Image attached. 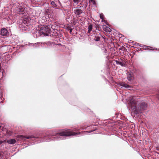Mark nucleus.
Wrapping results in <instances>:
<instances>
[{
  "mask_svg": "<svg viewBox=\"0 0 159 159\" xmlns=\"http://www.w3.org/2000/svg\"><path fill=\"white\" fill-rule=\"evenodd\" d=\"M74 11L75 14L76 15V16H78L79 17H80L79 15L83 12L82 10L80 9H75L74 10Z\"/></svg>",
  "mask_w": 159,
  "mask_h": 159,
  "instance_id": "obj_8",
  "label": "nucleus"
},
{
  "mask_svg": "<svg viewBox=\"0 0 159 159\" xmlns=\"http://www.w3.org/2000/svg\"><path fill=\"white\" fill-rule=\"evenodd\" d=\"M101 36V35L100 33H97L96 35L95 36L94 39L97 41H99L100 40Z\"/></svg>",
  "mask_w": 159,
  "mask_h": 159,
  "instance_id": "obj_15",
  "label": "nucleus"
},
{
  "mask_svg": "<svg viewBox=\"0 0 159 159\" xmlns=\"http://www.w3.org/2000/svg\"><path fill=\"white\" fill-rule=\"evenodd\" d=\"M50 32V29L48 26L42 27L39 31V35L44 36H48Z\"/></svg>",
  "mask_w": 159,
  "mask_h": 159,
  "instance_id": "obj_3",
  "label": "nucleus"
},
{
  "mask_svg": "<svg viewBox=\"0 0 159 159\" xmlns=\"http://www.w3.org/2000/svg\"><path fill=\"white\" fill-rule=\"evenodd\" d=\"M104 50V53H106L107 52V49L105 48H103L102 49V50Z\"/></svg>",
  "mask_w": 159,
  "mask_h": 159,
  "instance_id": "obj_27",
  "label": "nucleus"
},
{
  "mask_svg": "<svg viewBox=\"0 0 159 159\" xmlns=\"http://www.w3.org/2000/svg\"><path fill=\"white\" fill-rule=\"evenodd\" d=\"M7 143L9 144H14L16 143V140L14 139L8 140Z\"/></svg>",
  "mask_w": 159,
  "mask_h": 159,
  "instance_id": "obj_14",
  "label": "nucleus"
},
{
  "mask_svg": "<svg viewBox=\"0 0 159 159\" xmlns=\"http://www.w3.org/2000/svg\"><path fill=\"white\" fill-rule=\"evenodd\" d=\"M52 11L49 9H46L44 10V14L48 18H50L52 16Z\"/></svg>",
  "mask_w": 159,
  "mask_h": 159,
  "instance_id": "obj_5",
  "label": "nucleus"
},
{
  "mask_svg": "<svg viewBox=\"0 0 159 159\" xmlns=\"http://www.w3.org/2000/svg\"><path fill=\"white\" fill-rule=\"evenodd\" d=\"M4 98H3L2 96H0V103H2L3 101Z\"/></svg>",
  "mask_w": 159,
  "mask_h": 159,
  "instance_id": "obj_25",
  "label": "nucleus"
},
{
  "mask_svg": "<svg viewBox=\"0 0 159 159\" xmlns=\"http://www.w3.org/2000/svg\"><path fill=\"white\" fill-rule=\"evenodd\" d=\"M122 34H119V37H120V38L122 37Z\"/></svg>",
  "mask_w": 159,
  "mask_h": 159,
  "instance_id": "obj_29",
  "label": "nucleus"
},
{
  "mask_svg": "<svg viewBox=\"0 0 159 159\" xmlns=\"http://www.w3.org/2000/svg\"><path fill=\"white\" fill-rule=\"evenodd\" d=\"M17 138L22 139L23 138L26 139H31L34 138L33 136H23V135H18L17 136Z\"/></svg>",
  "mask_w": 159,
  "mask_h": 159,
  "instance_id": "obj_9",
  "label": "nucleus"
},
{
  "mask_svg": "<svg viewBox=\"0 0 159 159\" xmlns=\"http://www.w3.org/2000/svg\"><path fill=\"white\" fill-rule=\"evenodd\" d=\"M147 107V104L146 103L142 102H141L139 105L140 110L142 111L146 110Z\"/></svg>",
  "mask_w": 159,
  "mask_h": 159,
  "instance_id": "obj_6",
  "label": "nucleus"
},
{
  "mask_svg": "<svg viewBox=\"0 0 159 159\" xmlns=\"http://www.w3.org/2000/svg\"><path fill=\"white\" fill-rule=\"evenodd\" d=\"M102 27L103 30L107 32H110L111 31V29L105 25H103Z\"/></svg>",
  "mask_w": 159,
  "mask_h": 159,
  "instance_id": "obj_11",
  "label": "nucleus"
},
{
  "mask_svg": "<svg viewBox=\"0 0 159 159\" xmlns=\"http://www.w3.org/2000/svg\"><path fill=\"white\" fill-rule=\"evenodd\" d=\"M92 131H90V132L89 131V133H90V132H92Z\"/></svg>",
  "mask_w": 159,
  "mask_h": 159,
  "instance_id": "obj_32",
  "label": "nucleus"
},
{
  "mask_svg": "<svg viewBox=\"0 0 159 159\" xmlns=\"http://www.w3.org/2000/svg\"><path fill=\"white\" fill-rule=\"evenodd\" d=\"M52 27H53V26H52V28H53Z\"/></svg>",
  "mask_w": 159,
  "mask_h": 159,
  "instance_id": "obj_33",
  "label": "nucleus"
},
{
  "mask_svg": "<svg viewBox=\"0 0 159 159\" xmlns=\"http://www.w3.org/2000/svg\"><path fill=\"white\" fill-rule=\"evenodd\" d=\"M16 12L19 14H23L25 12V7L22 3H18L16 8Z\"/></svg>",
  "mask_w": 159,
  "mask_h": 159,
  "instance_id": "obj_4",
  "label": "nucleus"
},
{
  "mask_svg": "<svg viewBox=\"0 0 159 159\" xmlns=\"http://www.w3.org/2000/svg\"><path fill=\"white\" fill-rule=\"evenodd\" d=\"M8 34V32L5 28H2L1 30V34L3 36H7Z\"/></svg>",
  "mask_w": 159,
  "mask_h": 159,
  "instance_id": "obj_7",
  "label": "nucleus"
},
{
  "mask_svg": "<svg viewBox=\"0 0 159 159\" xmlns=\"http://www.w3.org/2000/svg\"><path fill=\"white\" fill-rule=\"evenodd\" d=\"M80 134V132L75 133L73 132L70 129H64L61 132L57 133L55 135H53L54 136V138H57L60 136H69L71 135H78Z\"/></svg>",
  "mask_w": 159,
  "mask_h": 159,
  "instance_id": "obj_1",
  "label": "nucleus"
},
{
  "mask_svg": "<svg viewBox=\"0 0 159 159\" xmlns=\"http://www.w3.org/2000/svg\"><path fill=\"white\" fill-rule=\"evenodd\" d=\"M89 2L94 5H96V3L95 0H89Z\"/></svg>",
  "mask_w": 159,
  "mask_h": 159,
  "instance_id": "obj_20",
  "label": "nucleus"
},
{
  "mask_svg": "<svg viewBox=\"0 0 159 159\" xmlns=\"http://www.w3.org/2000/svg\"><path fill=\"white\" fill-rule=\"evenodd\" d=\"M137 102V99L134 97H130L128 100V103L129 107L133 110L134 111L136 109Z\"/></svg>",
  "mask_w": 159,
  "mask_h": 159,
  "instance_id": "obj_2",
  "label": "nucleus"
},
{
  "mask_svg": "<svg viewBox=\"0 0 159 159\" xmlns=\"http://www.w3.org/2000/svg\"><path fill=\"white\" fill-rule=\"evenodd\" d=\"M5 141H6L5 140H4V141L0 140V145L1 144H2V143H3Z\"/></svg>",
  "mask_w": 159,
  "mask_h": 159,
  "instance_id": "obj_28",
  "label": "nucleus"
},
{
  "mask_svg": "<svg viewBox=\"0 0 159 159\" xmlns=\"http://www.w3.org/2000/svg\"><path fill=\"white\" fill-rule=\"evenodd\" d=\"M74 3L78 4L79 2V0H73Z\"/></svg>",
  "mask_w": 159,
  "mask_h": 159,
  "instance_id": "obj_26",
  "label": "nucleus"
},
{
  "mask_svg": "<svg viewBox=\"0 0 159 159\" xmlns=\"http://www.w3.org/2000/svg\"><path fill=\"white\" fill-rule=\"evenodd\" d=\"M20 24H19V27L21 29H23L27 25V22L26 20H23L22 22H20Z\"/></svg>",
  "mask_w": 159,
  "mask_h": 159,
  "instance_id": "obj_10",
  "label": "nucleus"
},
{
  "mask_svg": "<svg viewBox=\"0 0 159 159\" xmlns=\"http://www.w3.org/2000/svg\"><path fill=\"white\" fill-rule=\"evenodd\" d=\"M115 61L117 64L119 65L122 66H125V62L124 61H119L116 60Z\"/></svg>",
  "mask_w": 159,
  "mask_h": 159,
  "instance_id": "obj_13",
  "label": "nucleus"
},
{
  "mask_svg": "<svg viewBox=\"0 0 159 159\" xmlns=\"http://www.w3.org/2000/svg\"><path fill=\"white\" fill-rule=\"evenodd\" d=\"M12 132L10 131H7V134L8 136H11V135H12Z\"/></svg>",
  "mask_w": 159,
  "mask_h": 159,
  "instance_id": "obj_21",
  "label": "nucleus"
},
{
  "mask_svg": "<svg viewBox=\"0 0 159 159\" xmlns=\"http://www.w3.org/2000/svg\"><path fill=\"white\" fill-rule=\"evenodd\" d=\"M100 17L101 19H104V16L103 14L102 13H101L100 15Z\"/></svg>",
  "mask_w": 159,
  "mask_h": 159,
  "instance_id": "obj_23",
  "label": "nucleus"
},
{
  "mask_svg": "<svg viewBox=\"0 0 159 159\" xmlns=\"http://www.w3.org/2000/svg\"><path fill=\"white\" fill-rule=\"evenodd\" d=\"M88 32L90 33L91 31H92V29H93V25H92L90 24L89 26L88 27Z\"/></svg>",
  "mask_w": 159,
  "mask_h": 159,
  "instance_id": "obj_19",
  "label": "nucleus"
},
{
  "mask_svg": "<svg viewBox=\"0 0 159 159\" xmlns=\"http://www.w3.org/2000/svg\"><path fill=\"white\" fill-rule=\"evenodd\" d=\"M119 85L121 87H123L126 88H128L130 87L128 84L123 82L119 83Z\"/></svg>",
  "mask_w": 159,
  "mask_h": 159,
  "instance_id": "obj_16",
  "label": "nucleus"
},
{
  "mask_svg": "<svg viewBox=\"0 0 159 159\" xmlns=\"http://www.w3.org/2000/svg\"><path fill=\"white\" fill-rule=\"evenodd\" d=\"M143 48H144V49H147V50H152V51L155 50V49H156V48H153L152 47L149 46H145V45L143 47Z\"/></svg>",
  "mask_w": 159,
  "mask_h": 159,
  "instance_id": "obj_17",
  "label": "nucleus"
},
{
  "mask_svg": "<svg viewBox=\"0 0 159 159\" xmlns=\"http://www.w3.org/2000/svg\"><path fill=\"white\" fill-rule=\"evenodd\" d=\"M102 22H104V23L107 25H108V23L107 22V20H105L104 19H102V21H101Z\"/></svg>",
  "mask_w": 159,
  "mask_h": 159,
  "instance_id": "obj_24",
  "label": "nucleus"
},
{
  "mask_svg": "<svg viewBox=\"0 0 159 159\" xmlns=\"http://www.w3.org/2000/svg\"><path fill=\"white\" fill-rule=\"evenodd\" d=\"M51 4L52 6L54 8H58L57 6L55 3L54 1H52L51 2Z\"/></svg>",
  "mask_w": 159,
  "mask_h": 159,
  "instance_id": "obj_18",
  "label": "nucleus"
},
{
  "mask_svg": "<svg viewBox=\"0 0 159 159\" xmlns=\"http://www.w3.org/2000/svg\"><path fill=\"white\" fill-rule=\"evenodd\" d=\"M66 29L68 30H69L70 31V33L71 34L72 30V29L70 27H67Z\"/></svg>",
  "mask_w": 159,
  "mask_h": 159,
  "instance_id": "obj_22",
  "label": "nucleus"
},
{
  "mask_svg": "<svg viewBox=\"0 0 159 159\" xmlns=\"http://www.w3.org/2000/svg\"><path fill=\"white\" fill-rule=\"evenodd\" d=\"M159 95H157V97L159 99V97H158Z\"/></svg>",
  "mask_w": 159,
  "mask_h": 159,
  "instance_id": "obj_30",
  "label": "nucleus"
},
{
  "mask_svg": "<svg viewBox=\"0 0 159 159\" xmlns=\"http://www.w3.org/2000/svg\"><path fill=\"white\" fill-rule=\"evenodd\" d=\"M127 79L129 81H130L131 80L133 79V74L131 73L128 72L127 73Z\"/></svg>",
  "mask_w": 159,
  "mask_h": 159,
  "instance_id": "obj_12",
  "label": "nucleus"
},
{
  "mask_svg": "<svg viewBox=\"0 0 159 159\" xmlns=\"http://www.w3.org/2000/svg\"><path fill=\"white\" fill-rule=\"evenodd\" d=\"M58 2H59V3H60V2L59 0H58Z\"/></svg>",
  "mask_w": 159,
  "mask_h": 159,
  "instance_id": "obj_31",
  "label": "nucleus"
}]
</instances>
